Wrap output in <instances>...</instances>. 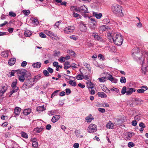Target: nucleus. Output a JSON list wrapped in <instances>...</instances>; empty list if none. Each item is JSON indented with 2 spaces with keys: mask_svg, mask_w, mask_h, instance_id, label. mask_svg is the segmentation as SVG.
I'll use <instances>...</instances> for the list:
<instances>
[{
  "mask_svg": "<svg viewBox=\"0 0 148 148\" xmlns=\"http://www.w3.org/2000/svg\"><path fill=\"white\" fill-rule=\"evenodd\" d=\"M148 51H142L140 53V49L136 47L132 50V56L137 60L140 61L142 65L144 64L145 55L148 56Z\"/></svg>",
  "mask_w": 148,
  "mask_h": 148,
  "instance_id": "obj_1",
  "label": "nucleus"
},
{
  "mask_svg": "<svg viewBox=\"0 0 148 148\" xmlns=\"http://www.w3.org/2000/svg\"><path fill=\"white\" fill-rule=\"evenodd\" d=\"M26 72L27 71L25 69H18V76L19 80L21 82H24L25 80V78L27 77Z\"/></svg>",
  "mask_w": 148,
  "mask_h": 148,
  "instance_id": "obj_2",
  "label": "nucleus"
},
{
  "mask_svg": "<svg viewBox=\"0 0 148 148\" xmlns=\"http://www.w3.org/2000/svg\"><path fill=\"white\" fill-rule=\"evenodd\" d=\"M99 82H104L108 80H109L112 82L116 83L118 81L117 79L114 78L111 75L109 74L107 77H103L98 78Z\"/></svg>",
  "mask_w": 148,
  "mask_h": 148,
  "instance_id": "obj_3",
  "label": "nucleus"
},
{
  "mask_svg": "<svg viewBox=\"0 0 148 148\" xmlns=\"http://www.w3.org/2000/svg\"><path fill=\"white\" fill-rule=\"evenodd\" d=\"M112 12L114 14H117L122 12V7L116 3L113 4L111 7Z\"/></svg>",
  "mask_w": 148,
  "mask_h": 148,
  "instance_id": "obj_4",
  "label": "nucleus"
},
{
  "mask_svg": "<svg viewBox=\"0 0 148 148\" xmlns=\"http://www.w3.org/2000/svg\"><path fill=\"white\" fill-rule=\"evenodd\" d=\"M88 131L90 133H93L97 131V126L96 125L91 124L88 128Z\"/></svg>",
  "mask_w": 148,
  "mask_h": 148,
  "instance_id": "obj_5",
  "label": "nucleus"
},
{
  "mask_svg": "<svg viewBox=\"0 0 148 148\" xmlns=\"http://www.w3.org/2000/svg\"><path fill=\"white\" fill-rule=\"evenodd\" d=\"M75 29V27L73 26H69L65 28L64 29V32L69 34L73 32Z\"/></svg>",
  "mask_w": 148,
  "mask_h": 148,
  "instance_id": "obj_6",
  "label": "nucleus"
},
{
  "mask_svg": "<svg viewBox=\"0 0 148 148\" xmlns=\"http://www.w3.org/2000/svg\"><path fill=\"white\" fill-rule=\"evenodd\" d=\"M114 43L118 46L121 45L123 41V38H115L114 39Z\"/></svg>",
  "mask_w": 148,
  "mask_h": 148,
  "instance_id": "obj_7",
  "label": "nucleus"
},
{
  "mask_svg": "<svg viewBox=\"0 0 148 148\" xmlns=\"http://www.w3.org/2000/svg\"><path fill=\"white\" fill-rule=\"evenodd\" d=\"M8 86L3 85L2 86V89H0V97L2 96L3 94L8 89Z\"/></svg>",
  "mask_w": 148,
  "mask_h": 148,
  "instance_id": "obj_8",
  "label": "nucleus"
},
{
  "mask_svg": "<svg viewBox=\"0 0 148 148\" xmlns=\"http://www.w3.org/2000/svg\"><path fill=\"white\" fill-rule=\"evenodd\" d=\"M80 12L82 14L88 13L87 8L85 5H83L80 7Z\"/></svg>",
  "mask_w": 148,
  "mask_h": 148,
  "instance_id": "obj_9",
  "label": "nucleus"
},
{
  "mask_svg": "<svg viewBox=\"0 0 148 148\" xmlns=\"http://www.w3.org/2000/svg\"><path fill=\"white\" fill-rule=\"evenodd\" d=\"M108 36H111V37H113L115 36L116 37H121V35L119 33L117 32L116 33H109L108 34Z\"/></svg>",
  "mask_w": 148,
  "mask_h": 148,
  "instance_id": "obj_10",
  "label": "nucleus"
},
{
  "mask_svg": "<svg viewBox=\"0 0 148 148\" xmlns=\"http://www.w3.org/2000/svg\"><path fill=\"white\" fill-rule=\"evenodd\" d=\"M88 21H90V25H92L94 26L96 25V21H95V19L92 18L91 17H88Z\"/></svg>",
  "mask_w": 148,
  "mask_h": 148,
  "instance_id": "obj_11",
  "label": "nucleus"
},
{
  "mask_svg": "<svg viewBox=\"0 0 148 148\" xmlns=\"http://www.w3.org/2000/svg\"><path fill=\"white\" fill-rule=\"evenodd\" d=\"M60 116L59 115L54 116L51 119V121L53 123H55L60 118Z\"/></svg>",
  "mask_w": 148,
  "mask_h": 148,
  "instance_id": "obj_12",
  "label": "nucleus"
},
{
  "mask_svg": "<svg viewBox=\"0 0 148 148\" xmlns=\"http://www.w3.org/2000/svg\"><path fill=\"white\" fill-rule=\"evenodd\" d=\"M128 89L127 91L126 95H130L132 94V93L136 91V89L134 88H130Z\"/></svg>",
  "mask_w": 148,
  "mask_h": 148,
  "instance_id": "obj_13",
  "label": "nucleus"
},
{
  "mask_svg": "<svg viewBox=\"0 0 148 148\" xmlns=\"http://www.w3.org/2000/svg\"><path fill=\"white\" fill-rule=\"evenodd\" d=\"M80 25L81 31L82 32H85L86 29V25L83 23L82 22H80Z\"/></svg>",
  "mask_w": 148,
  "mask_h": 148,
  "instance_id": "obj_14",
  "label": "nucleus"
},
{
  "mask_svg": "<svg viewBox=\"0 0 148 148\" xmlns=\"http://www.w3.org/2000/svg\"><path fill=\"white\" fill-rule=\"evenodd\" d=\"M45 33L46 34L49 36H56L53 32L49 30H45Z\"/></svg>",
  "mask_w": 148,
  "mask_h": 148,
  "instance_id": "obj_15",
  "label": "nucleus"
},
{
  "mask_svg": "<svg viewBox=\"0 0 148 148\" xmlns=\"http://www.w3.org/2000/svg\"><path fill=\"white\" fill-rule=\"evenodd\" d=\"M26 82L31 87L34 84V81L32 78H30L26 80Z\"/></svg>",
  "mask_w": 148,
  "mask_h": 148,
  "instance_id": "obj_16",
  "label": "nucleus"
},
{
  "mask_svg": "<svg viewBox=\"0 0 148 148\" xmlns=\"http://www.w3.org/2000/svg\"><path fill=\"white\" fill-rule=\"evenodd\" d=\"M114 126L113 123L111 121H109L106 125V127L107 128L113 129Z\"/></svg>",
  "mask_w": 148,
  "mask_h": 148,
  "instance_id": "obj_17",
  "label": "nucleus"
},
{
  "mask_svg": "<svg viewBox=\"0 0 148 148\" xmlns=\"http://www.w3.org/2000/svg\"><path fill=\"white\" fill-rule=\"evenodd\" d=\"M21 111V109L18 107H16L14 109V113L16 115L18 116Z\"/></svg>",
  "mask_w": 148,
  "mask_h": 148,
  "instance_id": "obj_18",
  "label": "nucleus"
},
{
  "mask_svg": "<svg viewBox=\"0 0 148 148\" xmlns=\"http://www.w3.org/2000/svg\"><path fill=\"white\" fill-rule=\"evenodd\" d=\"M16 59L14 58H11L9 60L8 63L9 64L10 66L13 65L15 62Z\"/></svg>",
  "mask_w": 148,
  "mask_h": 148,
  "instance_id": "obj_19",
  "label": "nucleus"
},
{
  "mask_svg": "<svg viewBox=\"0 0 148 148\" xmlns=\"http://www.w3.org/2000/svg\"><path fill=\"white\" fill-rule=\"evenodd\" d=\"M97 95L99 97L101 98H106L107 97L106 95L104 92H98Z\"/></svg>",
  "mask_w": 148,
  "mask_h": 148,
  "instance_id": "obj_20",
  "label": "nucleus"
},
{
  "mask_svg": "<svg viewBox=\"0 0 148 148\" xmlns=\"http://www.w3.org/2000/svg\"><path fill=\"white\" fill-rule=\"evenodd\" d=\"M35 139V138H32L31 140V141H33L32 145L33 146V147L35 148H36L38 146V142L36 141H33V140L34 139Z\"/></svg>",
  "mask_w": 148,
  "mask_h": 148,
  "instance_id": "obj_21",
  "label": "nucleus"
},
{
  "mask_svg": "<svg viewBox=\"0 0 148 148\" xmlns=\"http://www.w3.org/2000/svg\"><path fill=\"white\" fill-rule=\"evenodd\" d=\"M94 118L91 114H89L86 118V119L87 122H90L92 120H93Z\"/></svg>",
  "mask_w": 148,
  "mask_h": 148,
  "instance_id": "obj_22",
  "label": "nucleus"
},
{
  "mask_svg": "<svg viewBox=\"0 0 148 148\" xmlns=\"http://www.w3.org/2000/svg\"><path fill=\"white\" fill-rule=\"evenodd\" d=\"M41 64L40 62H37L36 63H34L32 64V66L33 67L35 68H40L41 66Z\"/></svg>",
  "mask_w": 148,
  "mask_h": 148,
  "instance_id": "obj_23",
  "label": "nucleus"
},
{
  "mask_svg": "<svg viewBox=\"0 0 148 148\" xmlns=\"http://www.w3.org/2000/svg\"><path fill=\"white\" fill-rule=\"evenodd\" d=\"M88 89H93L94 88V84L92 83L90 81H88L86 83Z\"/></svg>",
  "mask_w": 148,
  "mask_h": 148,
  "instance_id": "obj_24",
  "label": "nucleus"
},
{
  "mask_svg": "<svg viewBox=\"0 0 148 148\" xmlns=\"http://www.w3.org/2000/svg\"><path fill=\"white\" fill-rule=\"evenodd\" d=\"M108 27L106 25L101 26L99 27V29L101 31H106L108 29Z\"/></svg>",
  "mask_w": 148,
  "mask_h": 148,
  "instance_id": "obj_25",
  "label": "nucleus"
},
{
  "mask_svg": "<svg viewBox=\"0 0 148 148\" xmlns=\"http://www.w3.org/2000/svg\"><path fill=\"white\" fill-rule=\"evenodd\" d=\"M93 15L94 16H95L97 19L100 18L102 16V15L101 13L98 14V13L95 12H93Z\"/></svg>",
  "mask_w": 148,
  "mask_h": 148,
  "instance_id": "obj_26",
  "label": "nucleus"
},
{
  "mask_svg": "<svg viewBox=\"0 0 148 148\" xmlns=\"http://www.w3.org/2000/svg\"><path fill=\"white\" fill-rule=\"evenodd\" d=\"M41 78V75L39 74L35 76L34 78V82H37Z\"/></svg>",
  "mask_w": 148,
  "mask_h": 148,
  "instance_id": "obj_27",
  "label": "nucleus"
},
{
  "mask_svg": "<svg viewBox=\"0 0 148 148\" xmlns=\"http://www.w3.org/2000/svg\"><path fill=\"white\" fill-rule=\"evenodd\" d=\"M45 110V108L44 106H39L36 108L37 111H43Z\"/></svg>",
  "mask_w": 148,
  "mask_h": 148,
  "instance_id": "obj_28",
  "label": "nucleus"
},
{
  "mask_svg": "<svg viewBox=\"0 0 148 148\" xmlns=\"http://www.w3.org/2000/svg\"><path fill=\"white\" fill-rule=\"evenodd\" d=\"M44 129L43 127H41L40 128L37 127L34 129V130L37 133H38L41 132Z\"/></svg>",
  "mask_w": 148,
  "mask_h": 148,
  "instance_id": "obj_29",
  "label": "nucleus"
},
{
  "mask_svg": "<svg viewBox=\"0 0 148 148\" xmlns=\"http://www.w3.org/2000/svg\"><path fill=\"white\" fill-rule=\"evenodd\" d=\"M64 68L65 69H67L71 67V65L69 64V62L66 61L64 64Z\"/></svg>",
  "mask_w": 148,
  "mask_h": 148,
  "instance_id": "obj_30",
  "label": "nucleus"
},
{
  "mask_svg": "<svg viewBox=\"0 0 148 148\" xmlns=\"http://www.w3.org/2000/svg\"><path fill=\"white\" fill-rule=\"evenodd\" d=\"M31 111V110L29 109H25L23 111V114L25 115H28L30 114Z\"/></svg>",
  "mask_w": 148,
  "mask_h": 148,
  "instance_id": "obj_31",
  "label": "nucleus"
},
{
  "mask_svg": "<svg viewBox=\"0 0 148 148\" xmlns=\"http://www.w3.org/2000/svg\"><path fill=\"white\" fill-rule=\"evenodd\" d=\"M32 34V33L31 32L29 31H26L24 33L26 37H30L31 36Z\"/></svg>",
  "mask_w": 148,
  "mask_h": 148,
  "instance_id": "obj_32",
  "label": "nucleus"
},
{
  "mask_svg": "<svg viewBox=\"0 0 148 148\" xmlns=\"http://www.w3.org/2000/svg\"><path fill=\"white\" fill-rule=\"evenodd\" d=\"M21 134L22 137L26 139L28 138V135L25 132L23 131L21 133Z\"/></svg>",
  "mask_w": 148,
  "mask_h": 148,
  "instance_id": "obj_33",
  "label": "nucleus"
},
{
  "mask_svg": "<svg viewBox=\"0 0 148 148\" xmlns=\"http://www.w3.org/2000/svg\"><path fill=\"white\" fill-rule=\"evenodd\" d=\"M102 90L103 91L107 93H110L111 92L110 90L107 88L106 86H103Z\"/></svg>",
  "mask_w": 148,
  "mask_h": 148,
  "instance_id": "obj_34",
  "label": "nucleus"
},
{
  "mask_svg": "<svg viewBox=\"0 0 148 148\" xmlns=\"http://www.w3.org/2000/svg\"><path fill=\"white\" fill-rule=\"evenodd\" d=\"M69 84L71 85L75 86L76 85V82H74L71 80H70L69 82Z\"/></svg>",
  "mask_w": 148,
  "mask_h": 148,
  "instance_id": "obj_35",
  "label": "nucleus"
},
{
  "mask_svg": "<svg viewBox=\"0 0 148 148\" xmlns=\"http://www.w3.org/2000/svg\"><path fill=\"white\" fill-rule=\"evenodd\" d=\"M120 81L122 83H125L126 81V79L124 77H121L120 79Z\"/></svg>",
  "mask_w": 148,
  "mask_h": 148,
  "instance_id": "obj_36",
  "label": "nucleus"
},
{
  "mask_svg": "<svg viewBox=\"0 0 148 148\" xmlns=\"http://www.w3.org/2000/svg\"><path fill=\"white\" fill-rule=\"evenodd\" d=\"M67 53H69L71 56H74L75 54L74 51L71 50H67Z\"/></svg>",
  "mask_w": 148,
  "mask_h": 148,
  "instance_id": "obj_37",
  "label": "nucleus"
},
{
  "mask_svg": "<svg viewBox=\"0 0 148 148\" xmlns=\"http://www.w3.org/2000/svg\"><path fill=\"white\" fill-rule=\"evenodd\" d=\"M23 13L25 15H28L30 13V11L29 10H23Z\"/></svg>",
  "mask_w": 148,
  "mask_h": 148,
  "instance_id": "obj_38",
  "label": "nucleus"
},
{
  "mask_svg": "<svg viewBox=\"0 0 148 148\" xmlns=\"http://www.w3.org/2000/svg\"><path fill=\"white\" fill-rule=\"evenodd\" d=\"M43 73L45 76L47 77L50 76V74L47 70H45L43 71Z\"/></svg>",
  "mask_w": 148,
  "mask_h": 148,
  "instance_id": "obj_39",
  "label": "nucleus"
},
{
  "mask_svg": "<svg viewBox=\"0 0 148 148\" xmlns=\"http://www.w3.org/2000/svg\"><path fill=\"white\" fill-rule=\"evenodd\" d=\"M1 55L3 57H8V52L4 51L2 52L1 53Z\"/></svg>",
  "mask_w": 148,
  "mask_h": 148,
  "instance_id": "obj_40",
  "label": "nucleus"
},
{
  "mask_svg": "<svg viewBox=\"0 0 148 148\" xmlns=\"http://www.w3.org/2000/svg\"><path fill=\"white\" fill-rule=\"evenodd\" d=\"M126 86H123L122 89L121 91V93L122 95L124 94L125 93H126Z\"/></svg>",
  "mask_w": 148,
  "mask_h": 148,
  "instance_id": "obj_41",
  "label": "nucleus"
},
{
  "mask_svg": "<svg viewBox=\"0 0 148 148\" xmlns=\"http://www.w3.org/2000/svg\"><path fill=\"white\" fill-rule=\"evenodd\" d=\"M16 82H13L11 84V87L13 89H16V88H18L16 86Z\"/></svg>",
  "mask_w": 148,
  "mask_h": 148,
  "instance_id": "obj_42",
  "label": "nucleus"
},
{
  "mask_svg": "<svg viewBox=\"0 0 148 148\" xmlns=\"http://www.w3.org/2000/svg\"><path fill=\"white\" fill-rule=\"evenodd\" d=\"M32 23L34 24V25H37L39 23L38 21L34 18L32 20Z\"/></svg>",
  "mask_w": 148,
  "mask_h": 148,
  "instance_id": "obj_43",
  "label": "nucleus"
},
{
  "mask_svg": "<svg viewBox=\"0 0 148 148\" xmlns=\"http://www.w3.org/2000/svg\"><path fill=\"white\" fill-rule=\"evenodd\" d=\"M76 78L77 80H82L83 79V76L81 75L80 74L77 75L76 76Z\"/></svg>",
  "mask_w": 148,
  "mask_h": 148,
  "instance_id": "obj_44",
  "label": "nucleus"
},
{
  "mask_svg": "<svg viewBox=\"0 0 148 148\" xmlns=\"http://www.w3.org/2000/svg\"><path fill=\"white\" fill-rule=\"evenodd\" d=\"M59 91V90H56L51 95V97H53L58 94V93Z\"/></svg>",
  "mask_w": 148,
  "mask_h": 148,
  "instance_id": "obj_45",
  "label": "nucleus"
},
{
  "mask_svg": "<svg viewBox=\"0 0 148 148\" xmlns=\"http://www.w3.org/2000/svg\"><path fill=\"white\" fill-rule=\"evenodd\" d=\"M9 15L11 16L15 17L16 16V14L15 13L12 12H9Z\"/></svg>",
  "mask_w": 148,
  "mask_h": 148,
  "instance_id": "obj_46",
  "label": "nucleus"
},
{
  "mask_svg": "<svg viewBox=\"0 0 148 148\" xmlns=\"http://www.w3.org/2000/svg\"><path fill=\"white\" fill-rule=\"evenodd\" d=\"M18 70H12V71L10 72V74L11 75V76H14V74L16 72L17 73V71Z\"/></svg>",
  "mask_w": 148,
  "mask_h": 148,
  "instance_id": "obj_47",
  "label": "nucleus"
},
{
  "mask_svg": "<svg viewBox=\"0 0 148 148\" xmlns=\"http://www.w3.org/2000/svg\"><path fill=\"white\" fill-rule=\"evenodd\" d=\"M110 90L111 91H114L116 92L117 93H118L119 92V90L117 88H115L114 87H113L110 88Z\"/></svg>",
  "mask_w": 148,
  "mask_h": 148,
  "instance_id": "obj_48",
  "label": "nucleus"
},
{
  "mask_svg": "<svg viewBox=\"0 0 148 148\" xmlns=\"http://www.w3.org/2000/svg\"><path fill=\"white\" fill-rule=\"evenodd\" d=\"M89 91L91 95H94L95 94L96 92L94 89H89Z\"/></svg>",
  "mask_w": 148,
  "mask_h": 148,
  "instance_id": "obj_49",
  "label": "nucleus"
},
{
  "mask_svg": "<svg viewBox=\"0 0 148 148\" xmlns=\"http://www.w3.org/2000/svg\"><path fill=\"white\" fill-rule=\"evenodd\" d=\"M141 70L142 73L144 74H145L146 73V68L145 67H143L142 66V68H141Z\"/></svg>",
  "mask_w": 148,
  "mask_h": 148,
  "instance_id": "obj_50",
  "label": "nucleus"
},
{
  "mask_svg": "<svg viewBox=\"0 0 148 148\" xmlns=\"http://www.w3.org/2000/svg\"><path fill=\"white\" fill-rule=\"evenodd\" d=\"M134 146V144L132 142H129L128 144V146L129 147H132Z\"/></svg>",
  "mask_w": 148,
  "mask_h": 148,
  "instance_id": "obj_51",
  "label": "nucleus"
},
{
  "mask_svg": "<svg viewBox=\"0 0 148 148\" xmlns=\"http://www.w3.org/2000/svg\"><path fill=\"white\" fill-rule=\"evenodd\" d=\"M47 70L48 72L50 73H53V69L50 67H48L47 69Z\"/></svg>",
  "mask_w": 148,
  "mask_h": 148,
  "instance_id": "obj_52",
  "label": "nucleus"
},
{
  "mask_svg": "<svg viewBox=\"0 0 148 148\" xmlns=\"http://www.w3.org/2000/svg\"><path fill=\"white\" fill-rule=\"evenodd\" d=\"M83 77V79H84L85 80L89 81V80L90 79V76L88 75V74L87 75H84Z\"/></svg>",
  "mask_w": 148,
  "mask_h": 148,
  "instance_id": "obj_53",
  "label": "nucleus"
},
{
  "mask_svg": "<svg viewBox=\"0 0 148 148\" xmlns=\"http://www.w3.org/2000/svg\"><path fill=\"white\" fill-rule=\"evenodd\" d=\"M27 64V62L26 61H23L21 63V66L23 67H25Z\"/></svg>",
  "mask_w": 148,
  "mask_h": 148,
  "instance_id": "obj_54",
  "label": "nucleus"
},
{
  "mask_svg": "<svg viewBox=\"0 0 148 148\" xmlns=\"http://www.w3.org/2000/svg\"><path fill=\"white\" fill-rule=\"evenodd\" d=\"M64 58V57H61L60 58L58 59V60L61 62H64L65 61Z\"/></svg>",
  "mask_w": 148,
  "mask_h": 148,
  "instance_id": "obj_55",
  "label": "nucleus"
},
{
  "mask_svg": "<svg viewBox=\"0 0 148 148\" xmlns=\"http://www.w3.org/2000/svg\"><path fill=\"white\" fill-rule=\"evenodd\" d=\"M98 111L101 113H104L106 111L105 109L103 108H98Z\"/></svg>",
  "mask_w": 148,
  "mask_h": 148,
  "instance_id": "obj_56",
  "label": "nucleus"
},
{
  "mask_svg": "<svg viewBox=\"0 0 148 148\" xmlns=\"http://www.w3.org/2000/svg\"><path fill=\"white\" fill-rule=\"evenodd\" d=\"M145 91V90L143 89H139L137 90V92L139 93H144Z\"/></svg>",
  "mask_w": 148,
  "mask_h": 148,
  "instance_id": "obj_57",
  "label": "nucleus"
},
{
  "mask_svg": "<svg viewBox=\"0 0 148 148\" xmlns=\"http://www.w3.org/2000/svg\"><path fill=\"white\" fill-rule=\"evenodd\" d=\"M66 92L67 95H68L71 93V90L70 89L66 88L65 90Z\"/></svg>",
  "mask_w": 148,
  "mask_h": 148,
  "instance_id": "obj_58",
  "label": "nucleus"
},
{
  "mask_svg": "<svg viewBox=\"0 0 148 148\" xmlns=\"http://www.w3.org/2000/svg\"><path fill=\"white\" fill-rule=\"evenodd\" d=\"M139 126L140 127L142 128H145V126L143 122L140 123L139 124Z\"/></svg>",
  "mask_w": 148,
  "mask_h": 148,
  "instance_id": "obj_59",
  "label": "nucleus"
},
{
  "mask_svg": "<svg viewBox=\"0 0 148 148\" xmlns=\"http://www.w3.org/2000/svg\"><path fill=\"white\" fill-rule=\"evenodd\" d=\"M51 128V126L50 124H48L46 127V128L47 130H50Z\"/></svg>",
  "mask_w": 148,
  "mask_h": 148,
  "instance_id": "obj_60",
  "label": "nucleus"
},
{
  "mask_svg": "<svg viewBox=\"0 0 148 148\" xmlns=\"http://www.w3.org/2000/svg\"><path fill=\"white\" fill-rule=\"evenodd\" d=\"M62 22L61 21H58L56 22L55 24V26H56L57 27H58L60 25V24Z\"/></svg>",
  "mask_w": 148,
  "mask_h": 148,
  "instance_id": "obj_61",
  "label": "nucleus"
},
{
  "mask_svg": "<svg viewBox=\"0 0 148 148\" xmlns=\"http://www.w3.org/2000/svg\"><path fill=\"white\" fill-rule=\"evenodd\" d=\"M132 125L134 126H135L137 124L136 120L133 121L132 122Z\"/></svg>",
  "mask_w": 148,
  "mask_h": 148,
  "instance_id": "obj_62",
  "label": "nucleus"
},
{
  "mask_svg": "<svg viewBox=\"0 0 148 148\" xmlns=\"http://www.w3.org/2000/svg\"><path fill=\"white\" fill-rule=\"evenodd\" d=\"M21 89L23 90H25L27 88L26 87V86L25 85V84L24 83L21 87Z\"/></svg>",
  "mask_w": 148,
  "mask_h": 148,
  "instance_id": "obj_63",
  "label": "nucleus"
},
{
  "mask_svg": "<svg viewBox=\"0 0 148 148\" xmlns=\"http://www.w3.org/2000/svg\"><path fill=\"white\" fill-rule=\"evenodd\" d=\"M79 145L78 143H75L73 145V147L74 148H78L79 147Z\"/></svg>",
  "mask_w": 148,
  "mask_h": 148,
  "instance_id": "obj_64",
  "label": "nucleus"
}]
</instances>
